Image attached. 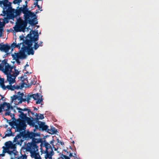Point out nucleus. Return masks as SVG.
<instances>
[{
	"label": "nucleus",
	"mask_w": 159,
	"mask_h": 159,
	"mask_svg": "<svg viewBox=\"0 0 159 159\" xmlns=\"http://www.w3.org/2000/svg\"><path fill=\"white\" fill-rule=\"evenodd\" d=\"M31 42L32 41L28 42L26 40L25 41V45H26L23 44L19 52L15 53V55H11L12 58L14 59H16L17 58L18 59H25L27 57L25 52H27L28 55H33L34 52L33 49L34 48L31 45Z\"/></svg>",
	"instance_id": "nucleus-1"
},
{
	"label": "nucleus",
	"mask_w": 159,
	"mask_h": 159,
	"mask_svg": "<svg viewBox=\"0 0 159 159\" xmlns=\"http://www.w3.org/2000/svg\"><path fill=\"white\" fill-rule=\"evenodd\" d=\"M22 132L23 139H25V140L32 139L31 142L27 143V146L32 145L34 146V145L37 144V143L41 142L42 141V139H37L35 138L37 136L40 137V133H34L29 131L26 132L25 130L22 131Z\"/></svg>",
	"instance_id": "nucleus-2"
},
{
	"label": "nucleus",
	"mask_w": 159,
	"mask_h": 159,
	"mask_svg": "<svg viewBox=\"0 0 159 159\" xmlns=\"http://www.w3.org/2000/svg\"><path fill=\"white\" fill-rule=\"evenodd\" d=\"M27 149H26L28 151H29L30 153V156L32 158H34L37 155H39V153L36 152H38L39 147L37 145V144L34 145V146H27ZM22 149H26L25 147H22Z\"/></svg>",
	"instance_id": "nucleus-3"
},
{
	"label": "nucleus",
	"mask_w": 159,
	"mask_h": 159,
	"mask_svg": "<svg viewBox=\"0 0 159 159\" xmlns=\"http://www.w3.org/2000/svg\"><path fill=\"white\" fill-rule=\"evenodd\" d=\"M20 9L21 10V12L24 14V17H30V18L32 19V17L36 16L35 14L33 12L29 11V9L28 8L20 7Z\"/></svg>",
	"instance_id": "nucleus-4"
},
{
	"label": "nucleus",
	"mask_w": 159,
	"mask_h": 159,
	"mask_svg": "<svg viewBox=\"0 0 159 159\" xmlns=\"http://www.w3.org/2000/svg\"><path fill=\"white\" fill-rule=\"evenodd\" d=\"M28 36L30 37V39H31L32 41L38 40L39 36L38 30H31L30 33L28 34Z\"/></svg>",
	"instance_id": "nucleus-5"
},
{
	"label": "nucleus",
	"mask_w": 159,
	"mask_h": 159,
	"mask_svg": "<svg viewBox=\"0 0 159 159\" xmlns=\"http://www.w3.org/2000/svg\"><path fill=\"white\" fill-rule=\"evenodd\" d=\"M12 72H8V74L7 75V80L9 83V84L11 85L13 84L15 81V79L16 78L14 77L15 75L14 74H12L11 73Z\"/></svg>",
	"instance_id": "nucleus-6"
},
{
	"label": "nucleus",
	"mask_w": 159,
	"mask_h": 159,
	"mask_svg": "<svg viewBox=\"0 0 159 159\" xmlns=\"http://www.w3.org/2000/svg\"><path fill=\"white\" fill-rule=\"evenodd\" d=\"M2 43H1L0 44V50L6 53L8 52L11 48L10 46L8 44H2Z\"/></svg>",
	"instance_id": "nucleus-7"
},
{
	"label": "nucleus",
	"mask_w": 159,
	"mask_h": 159,
	"mask_svg": "<svg viewBox=\"0 0 159 159\" xmlns=\"http://www.w3.org/2000/svg\"><path fill=\"white\" fill-rule=\"evenodd\" d=\"M30 17L28 18V20L29 22V23L31 26H33L38 24V21H37V19L36 17V16H34L32 19H30Z\"/></svg>",
	"instance_id": "nucleus-8"
},
{
	"label": "nucleus",
	"mask_w": 159,
	"mask_h": 159,
	"mask_svg": "<svg viewBox=\"0 0 159 159\" xmlns=\"http://www.w3.org/2000/svg\"><path fill=\"white\" fill-rule=\"evenodd\" d=\"M31 40V39H29V40L27 39L26 41L28 42L32 41V44H31L32 46L33 43H34V47H33V48L35 50H37L39 46L42 47L43 46V44L38 43V40H37L36 41L35 40L34 41H32Z\"/></svg>",
	"instance_id": "nucleus-9"
},
{
	"label": "nucleus",
	"mask_w": 159,
	"mask_h": 159,
	"mask_svg": "<svg viewBox=\"0 0 159 159\" xmlns=\"http://www.w3.org/2000/svg\"><path fill=\"white\" fill-rule=\"evenodd\" d=\"M19 116L22 120L23 121H26L28 125L30 124L33 120L30 117H26L23 115H21V113L19 115Z\"/></svg>",
	"instance_id": "nucleus-10"
},
{
	"label": "nucleus",
	"mask_w": 159,
	"mask_h": 159,
	"mask_svg": "<svg viewBox=\"0 0 159 159\" xmlns=\"http://www.w3.org/2000/svg\"><path fill=\"white\" fill-rule=\"evenodd\" d=\"M38 125L39 126V129H41L42 131H47L48 126L45 125V122H40V123Z\"/></svg>",
	"instance_id": "nucleus-11"
},
{
	"label": "nucleus",
	"mask_w": 159,
	"mask_h": 159,
	"mask_svg": "<svg viewBox=\"0 0 159 159\" xmlns=\"http://www.w3.org/2000/svg\"><path fill=\"white\" fill-rule=\"evenodd\" d=\"M9 2V0H2L0 1V6L4 9H6L8 6V3Z\"/></svg>",
	"instance_id": "nucleus-12"
},
{
	"label": "nucleus",
	"mask_w": 159,
	"mask_h": 159,
	"mask_svg": "<svg viewBox=\"0 0 159 159\" xmlns=\"http://www.w3.org/2000/svg\"><path fill=\"white\" fill-rule=\"evenodd\" d=\"M17 93L18 95H14L12 97H11L12 101L21 98L24 96V94L23 93H21L20 92H19Z\"/></svg>",
	"instance_id": "nucleus-13"
},
{
	"label": "nucleus",
	"mask_w": 159,
	"mask_h": 159,
	"mask_svg": "<svg viewBox=\"0 0 159 159\" xmlns=\"http://www.w3.org/2000/svg\"><path fill=\"white\" fill-rule=\"evenodd\" d=\"M17 8H19V9H17L16 10L15 13V15L14 14H12L11 16V18H10L9 19H13L16 17V16H19L20 15L21 13V11L20 9V7H18Z\"/></svg>",
	"instance_id": "nucleus-14"
},
{
	"label": "nucleus",
	"mask_w": 159,
	"mask_h": 159,
	"mask_svg": "<svg viewBox=\"0 0 159 159\" xmlns=\"http://www.w3.org/2000/svg\"><path fill=\"white\" fill-rule=\"evenodd\" d=\"M7 89L9 90H10L11 91H13L15 89H18L20 88V86L16 85L15 86V85H11L10 84V85H8L7 86Z\"/></svg>",
	"instance_id": "nucleus-15"
},
{
	"label": "nucleus",
	"mask_w": 159,
	"mask_h": 159,
	"mask_svg": "<svg viewBox=\"0 0 159 159\" xmlns=\"http://www.w3.org/2000/svg\"><path fill=\"white\" fill-rule=\"evenodd\" d=\"M28 18L29 17H24L25 20L24 21L23 23L21 25H20L22 28L25 29L26 28L27 26V24L29 23V22L27 19V18Z\"/></svg>",
	"instance_id": "nucleus-16"
},
{
	"label": "nucleus",
	"mask_w": 159,
	"mask_h": 159,
	"mask_svg": "<svg viewBox=\"0 0 159 159\" xmlns=\"http://www.w3.org/2000/svg\"><path fill=\"white\" fill-rule=\"evenodd\" d=\"M46 131L52 134H56L57 132V129L54 127H52L51 129H48Z\"/></svg>",
	"instance_id": "nucleus-17"
},
{
	"label": "nucleus",
	"mask_w": 159,
	"mask_h": 159,
	"mask_svg": "<svg viewBox=\"0 0 159 159\" xmlns=\"http://www.w3.org/2000/svg\"><path fill=\"white\" fill-rule=\"evenodd\" d=\"M35 116L36 117V118L31 117V119L33 120V122H34L35 124V123H37L38 125L40 123V122L39 120V114L36 113Z\"/></svg>",
	"instance_id": "nucleus-18"
},
{
	"label": "nucleus",
	"mask_w": 159,
	"mask_h": 159,
	"mask_svg": "<svg viewBox=\"0 0 159 159\" xmlns=\"http://www.w3.org/2000/svg\"><path fill=\"white\" fill-rule=\"evenodd\" d=\"M2 104L3 105V107L4 108L5 106H7V109L5 110L6 111H9V110L10 109H13V107L9 103H7L5 102Z\"/></svg>",
	"instance_id": "nucleus-19"
},
{
	"label": "nucleus",
	"mask_w": 159,
	"mask_h": 159,
	"mask_svg": "<svg viewBox=\"0 0 159 159\" xmlns=\"http://www.w3.org/2000/svg\"><path fill=\"white\" fill-rule=\"evenodd\" d=\"M5 66V69L4 68L5 71H3V72L5 75H7L8 72H9L10 65L8 63Z\"/></svg>",
	"instance_id": "nucleus-20"
},
{
	"label": "nucleus",
	"mask_w": 159,
	"mask_h": 159,
	"mask_svg": "<svg viewBox=\"0 0 159 159\" xmlns=\"http://www.w3.org/2000/svg\"><path fill=\"white\" fill-rule=\"evenodd\" d=\"M11 129L10 128H8L6 132H8V130H9V133H6L5 136L3 137V138H4L7 137H10L11 136H13L14 134L12 133L11 132Z\"/></svg>",
	"instance_id": "nucleus-21"
},
{
	"label": "nucleus",
	"mask_w": 159,
	"mask_h": 159,
	"mask_svg": "<svg viewBox=\"0 0 159 159\" xmlns=\"http://www.w3.org/2000/svg\"><path fill=\"white\" fill-rule=\"evenodd\" d=\"M20 40H22L23 42L22 43H23V44L25 45V42L27 39L29 40L30 39V37L28 36V35L26 36L25 38V37L23 35H20Z\"/></svg>",
	"instance_id": "nucleus-22"
},
{
	"label": "nucleus",
	"mask_w": 159,
	"mask_h": 159,
	"mask_svg": "<svg viewBox=\"0 0 159 159\" xmlns=\"http://www.w3.org/2000/svg\"><path fill=\"white\" fill-rule=\"evenodd\" d=\"M29 125L32 127H35V129H34L33 132L35 133L36 130L39 129L38 125L35 124L34 122H33V120L32 122H31L30 124Z\"/></svg>",
	"instance_id": "nucleus-23"
},
{
	"label": "nucleus",
	"mask_w": 159,
	"mask_h": 159,
	"mask_svg": "<svg viewBox=\"0 0 159 159\" xmlns=\"http://www.w3.org/2000/svg\"><path fill=\"white\" fill-rule=\"evenodd\" d=\"M21 137L23 138V135L22 132H20L19 134H18L14 138L13 142H16L18 139L21 138Z\"/></svg>",
	"instance_id": "nucleus-24"
},
{
	"label": "nucleus",
	"mask_w": 159,
	"mask_h": 159,
	"mask_svg": "<svg viewBox=\"0 0 159 159\" xmlns=\"http://www.w3.org/2000/svg\"><path fill=\"white\" fill-rule=\"evenodd\" d=\"M20 126L22 128L23 130L24 131L25 130L26 127V124L25 121H22L18 123Z\"/></svg>",
	"instance_id": "nucleus-25"
},
{
	"label": "nucleus",
	"mask_w": 159,
	"mask_h": 159,
	"mask_svg": "<svg viewBox=\"0 0 159 159\" xmlns=\"http://www.w3.org/2000/svg\"><path fill=\"white\" fill-rule=\"evenodd\" d=\"M30 83H29L28 82V83L27 84V87L28 88L30 87L32 85H35V84L36 81H35L34 80V78H31L30 79Z\"/></svg>",
	"instance_id": "nucleus-26"
},
{
	"label": "nucleus",
	"mask_w": 159,
	"mask_h": 159,
	"mask_svg": "<svg viewBox=\"0 0 159 159\" xmlns=\"http://www.w3.org/2000/svg\"><path fill=\"white\" fill-rule=\"evenodd\" d=\"M13 28L14 30L16 32H20L21 31V29L22 28L20 25H16L15 26L13 27Z\"/></svg>",
	"instance_id": "nucleus-27"
},
{
	"label": "nucleus",
	"mask_w": 159,
	"mask_h": 159,
	"mask_svg": "<svg viewBox=\"0 0 159 159\" xmlns=\"http://www.w3.org/2000/svg\"><path fill=\"white\" fill-rule=\"evenodd\" d=\"M16 129L15 130V132H19L20 133V132H21V131L23 130V129L19 125L18 123H16Z\"/></svg>",
	"instance_id": "nucleus-28"
},
{
	"label": "nucleus",
	"mask_w": 159,
	"mask_h": 159,
	"mask_svg": "<svg viewBox=\"0 0 159 159\" xmlns=\"http://www.w3.org/2000/svg\"><path fill=\"white\" fill-rule=\"evenodd\" d=\"M12 145V143L10 141L6 142L5 144V145L6 147L11 148V149H13V148L11 147Z\"/></svg>",
	"instance_id": "nucleus-29"
},
{
	"label": "nucleus",
	"mask_w": 159,
	"mask_h": 159,
	"mask_svg": "<svg viewBox=\"0 0 159 159\" xmlns=\"http://www.w3.org/2000/svg\"><path fill=\"white\" fill-rule=\"evenodd\" d=\"M5 25L3 24L2 22L0 21V37L2 36V31H3V28L2 26H4Z\"/></svg>",
	"instance_id": "nucleus-30"
},
{
	"label": "nucleus",
	"mask_w": 159,
	"mask_h": 159,
	"mask_svg": "<svg viewBox=\"0 0 159 159\" xmlns=\"http://www.w3.org/2000/svg\"><path fill=\"white\" fill-rule=\"evenodd\" d=\"M17 109L18 110V111H27L28 113L30 111V109L26 108H25L24 109H22L20 107H17Z\"/></svg>",
	"instance_id": "nucleus-31"
},
{
	"label": "nucleus",
	"mask_w": 159,
	"mask_h": 159,
	"mask_svg": "<svg viewBox=\"0 0 159 159\" xmlns=\"http://www.w3.org/2000/svg\"><path fill=\"white\" fill-rule=\"evenodd\" d=\"M32 96L34 100H37L39 98V96L38 93L33 94L32 95Z\"/></svg>",
	"instance_id": "nucleus-32"
},
{
	"label": "nucleus",
	"mask_w": 159,
	"mask_h": 159,
	"mask_svg": "<svg viewBox=\"0 0 159 159\" xmlns=\"http://www.w3.org/2000/svg\"><path fill=\"white\" fill-rule=\"evenodd\" d=\"M44 144L43 147H49L50 148L52 149V147L48 142H46L45 140H44Z\"/></svg>",
	"instance_id": "nucleus-33"
},
{
	"label": "nucleus",
	"mask_w": 159,
	"mask_h": 159,
	"mask_svg": "<svg viewBox=\"0 0 159 159\" xmlns=\"http://www.w3.org/2000/svg\"><path fill=\"white\" fill-rule=\"evenodd\" d=\"M7 61L8 59H5L3 60L2 63H1V64H2V66H3V67L4 66H5L7 64H8L7 63Z\"/></svg>",
	"instance_id": "nucleus-34"
},
{
	"label": "nucleus",
	"mask_w": 159,
	"mask_h": 159,
	"mask_svg": "<svg viewBox=\"0 0 159 159\" xmlns=\"http://www.w3.org/2000/svg\"><path fill=\"white\" fill-rule=\"evenodd\" d=\"M7 122L8 123L9 125L11 126H13L14 125H16V123H14L13 121H11V122H9V120H8L7 119H6Z\"/></svg>",
	"instance_id": "nucleus-35"
},
{
	"label": "nucleus",
	"mask_w": 159,
	"mask_h": 159,
	"mask_svg": "<svg viewBox=\"0 0 159 159\" xmlns=\"http://www.w3.org/2000/svg\"><path fill=\"white\" fill-rule=\"evenodd\" d=\"M22 2V0H14L13 3L14 4H18L19 5L20 3Z\"/></svg>",
	"instance_id": "nucleus-36"
},
{
	"label": "nucleus",
	"mask_w": 159,
	"mask_h": 159,
	"mask_svg": "<svg viewBox=\"0 0 159 159\" xmlns=\"http://www.w3.org/2000/svg\"><path fill=\"white\" fill-rule=\"evenodd\" d=\"M37 100L36 102V104H40L42 102L43 100V99L42 98H41V99L39 98Z\"/></svg>",
	"instance_id": "nucleus-37"
},
{
	"label": "nucleus",
	"mask_w": 159,
	"mask_h": 159,
	"mask_svg": "<svg viewBox=\"0 0 159 159\" xmlns=\"http://www.w3.org/2000/svg\"><path fill=\"white\" fill-rule=\"evenodd\" d=\"M21 158V159H27V156L25 154L24 155L22 154V156L18 158V159Z\"/></svg>",
	"instance_id": "nucleus-38"
},
{
	"label": "nucleus",
	"mask_w": 159,
	"mask_h": 159,
	"mask_svg": "<svg viewBox=\"0 0 159 159\" xmlns=\"http://www.w3.org/2000/svg\"><path fill=\"white\" fill-rule=\"evenodd\" d=\"M29 66V65L28 64H27L25 66V68H24V70H23V72H24V73L25 74H28L29 73V72L28 71H26L25 70L26 69V66Z\"/></svg>",
	"instance_id": "nucleus-39"
},
{
	"label": "nucleus",
	"mask_w": 159,
	"mask_h": 159,
	"mask_svg": "<svg viewBox=\"0 0 159 159\" xmlns=\"http://www.w3.org/2000/svg\"><path fill=\"white\" fill-rule=\"evenodd\" d=\"M50 156L49 153H48L47 154H46L45 156V158L46 159H47L48 158H49V159H52V157Z\"/></svg>",
	"instance_id": "nucleus-40"
},
{
	"label": "nucleus",
	"mask_w": 159,
	"mask_h": 159,
	"mask_svg": "<svg viewBox=\"0 0 159 159\" xmlns=\"http://www.w3.org/2000/svg\"><path fill=\"white\" fill-rule=\"evenodd\" d=\"M32 97L31 95H27L25 96V98L26 99V100H27V101H30V98Z\"/></svg>",
	"instance_id": "nucleus-41"
},
{
	"label": "nucleus",
	"mask_w": 159,
	"mask_h": 159,
	"mask_svg": "<svg viewBox=\"0 0 159 159\" xmlns=\"http://www.w3.org/2000/svg\"><path fill=\"white\" fill-rule=\"evenodd\" d=\"M15 75H14V77L16 78V77L19 74V72L18 71V70L16 69H15Z\"/></svg>",
	"instance_id": "nucleus-42"
},
{
	"label": "nucleus",
	"mask_w": 159,
	"mask_h": 159,
	"mask_svg": "<svg viewBox=\"0 0 159 159\" xmlns=\"http://www.w3.org/2000/svg\"><path fill=\"white\" fill-rule=\"evenodd\" d=\"M23 83H21L20 86V89H21L23 88L24 87V85L25 84L27 86V84H26L24 82H22Z\"/></svg>",
	"instance_id": "nucleus-43"
},
{
	"label": "nucleus",
	"mask_w": 159,
	"mask_h": 159,
	"mask_svg": "<svg viewBox=\"0 0 159 159\" xmlns=\"http://www.w3.org/2000/svg\"><path fill=\"white\" fill-rule=\"evenodd\" d=\"M24 77H25V78H23V79L22 80V82H24V81L26 80L27 81V83L28 84L29 81L28 80L27 77V76L26 75H24Z\"/></svg>",
	"instance_id": "nucleus-44"
},
{
	"label": "nucleus",
	"mask_w": 159,
	"mask_h": 159,
	"mask_svg": "<svg viewBox=\"0 0 159 159\" xmlns=\"http://www.w3.org/2000/svg\"><path fill=\"white\" fill-rule=\"evenodd\" d=\"M30 114H32V116H35V114H34V112H33V111H31V110H30V112H29L28 113V116H29V117H30L31 118V117H31V116H30Z\"/></svg>",
	"instance_id": "nucleus-45"
},
{
	"label": "nucleus",
	"mask_w": 159,
	"mask_h": 159,
	"mask_svg": "<svg viewBox=\"0 0 159 159\" xmlns=\"http://www.w3.org/2000/svg\"><path fill=\"white\" fill-rule=\"evenodd\" d=\"M1 87L4 90H6L7 89V86H6L4 83H2L1 85Z\"/></svg>",
	"instance_id": "nucleus-46"
},
{
	"label": "nucleus",
	"mask_w": 159,
	"mask_h": 159,
	"mask_svg": "<svg viewBox=\"0 0 159 159\" xmlns=\"http://www.w3.org/2000/svg\"><path fill=\"white\" fill-rule=\"evenodd\" d=\"M41 152L42 153H45L46 154H47L49 153L48 150H46L45 151H44L43 149H41Z\"/></svg>",
	"instance_id": "nucleus-47"
},
{
	"label": "nucleus",
	"mask_w": 159,
	"mask_h": 159,
	"mask_svg": "<svg viewBox=\"0 0 159 159\" xmlns=\"http://www.w3.org/2000/svg\"><path fill=\"white\" fill-rule=\"evenodd\" d=\"M16 43L15 42H13L11 45V46H10L11 47L13 48H16Z\"/></svg>",
	"instance_id": "nucleus-48"
},
{
	"label": "nucleus",
	"mask_w": 159,
	"mask_h": 159,
	"mask_svg": "<svg viewBox=\"0 0 159 159\" xmlns=\"http://www.w3.org/2000/svg\"><path fill=\"white\" fill-rule=\"evenodd\" d=\"M57 143H59L61 145H64V143L63 142L60 141L58 139H57Z\"/></svg>",
	"instance_id": "nucleus-49"
},
{
	"label": "nucleus",
	"mask_w": 159,
	"mask_h": 159,
	"mask_svg": "<svg viewBox=\"0 0 159 159\" xmlns=\"http://www.w3.org/2000/svg\"><path fill=\"white\" fill-rule=\"evenodd\" d=\"M43 142L42 139V141H41V142L37 143V144L38 143H41V144H40V149L41 150V149H43L42 148V146H43Z\"/></svg>",
	"instance_id": "nucleus-50"
},
{
	"label": "nucleus",
	"mask_w": 159,
	"mask_h": 159,
	"mask_svg": "<svg viewBox=\"0 0 159 159\" xmlns=\"http://www.w3.org/2000/svg\"><path fill=\"white\" fill-rule=\"evenodd\" d=\"M22 44H23V43H18L17 44H16V48H18L19 49H20V46Z\"/></svg>",
	"instance_id": "nucleus-51"
},
{
	"label": "nucleus",
	"mask_w": 159,
	"mask_h": 159,
	"mask_svg": "<svg viewBox=\"0 0 159 159\" xmlns=\"http://www.w3.org/2000/svg\"><path fill=\"white\" fill-rule=\"evenodd\" d=\"M51 149V151L49 153L50 156H52L54 154V152L53 151L52 148V149Z\"/></svg>",
	"instance_id": "nucleus-52"
},
{
	"label": "nucleus",
	"mask_w": 159,
	"mask_h": 159,
	"mask_svg": "<svg viewBox=\"0 0 159 159\" xmlns=\"http://www.w3.org/2000/svg\"><path fill=\"white\" fill-rule=\"evenodd\" d=\"M6 112L5 113V116H10V115L11 117V115H10V111L9 110V111H6Z\"/></svg>",
	"instance_id": "nucleus-53"
},
{
	"label": "nucleus",
	"mask_w": 159,
	"mask_h": 159,
	"mask_svg": "<svg viewBox=\"0 0 159 159\" xmlns=\"http://www.w3.org/2000/svg\"><path fill=\"white\" fill-rule=\"evenodd\" d=\"M18 112L19 113H21V115H23V116H24L26 117H27V114H24L23 112L20 111H18Z\"/></svg>",
	"instance_id": "nucleus-54"
},
{
	"label": "nucleus",
	"mask_w": 159,
	"mask_h": 159,
	"mask_svg": "<svg viewBox=\"0 0 159 159\" xmlns=\"http://www.w3.org/2000/svg\"><path fill=\"white\" fill-rule=\"evenodd\" d=\"M23 141V140H22V139H21L20 141H17V143L18 145H21Z\"/></svg>",
	"instance_id": "nucleus-55"
},
{
	"label": "nucleus",
	"mask_w": 159,
	"mask_h": 159,
	"mask_svg": "<svg viewBox=\"0 0 159 159\" xmlns=\"http://www.w3.org/2000/svg\"><path fill=\"white\" fill-rule=\"evenodd\" d=\"M0 70H1L3 72V71H5L4 70V68H3V66H2L1 63L0 64Z\"/></svg>",
	"instance_id": "nucleus-56"
},
{
	"label": "nucleus",
	"mask_w": 159,
	"mask_h": 159,
	"mask_svg": "<svg viewBox=\"0 0 159 159\" xmlns=\"http://www.w3.org/2000/svg\"><path fill=\"white\" fill-rule=\"evenodd\" d=\"M39 119H43L44 118V117L43 116V114H40V116H39Z\"/></svg>",
	"instance_id": "nucleus-57"
},
{
	"label": "nucleus",
	"mask_w": 159,
	"mask_h": 159,
	"mask_svg": "<svg viewBox=\"0 0 159 159\" xmlns=\"http://www.w3.org/2000/svg\"><path fill=\"white\" fill-rule=\"evenodd\" d=\"M4 107H3V105L2 104H1L0 105V113L2 111V109H4Z\"/></svg>",
	"instance_id": "nucleus-58"
},
{
	"label": "nucleus",
	"mask_w": 159,
	"mask_h": 159,
	"mask_svg": "<svg viewBox=\"0 0 159 159\" xmlns=\"http://www.w3.org/2000/svg\"><path fill=\"white\" fill-rule=\"evenodd\" d=\"M18 100H20L22 102H25L26 101V99L25 98H25H20L18 99Z\"/></svg>",
	"instance_id": "nucleus-59"
},
{
	"label": "nucleus",
	"mask_w": 159,
	"mask_h": 159,
	"mask_svg": "<svg viewBox=\"0 0 159 159\" xmlns=\"http://www.w3.org/2000/svg\"><path fill=\"white\" fill-rule=\"evenodd\" d=\"M61 155L65 158V159H70V158L66 155L61 154Z\"/></svg>",
	"instance_id": "nucleus-60"
},
{
	"label": "nucleus",
	"mask_w": 159,
	"mask_h": 159,
	"mask_svg": "<svg viewBox=\"0 0 159 159\" xmlns=\"http://www.w3.org/2000/svg\"><path fill=\"white\" fill-rule=\"evenodd\" d=\"M3 11H2V13L4 14L3 16H5L6 14H7V10H5V9H4L3 8Z\"/></svg>",
	"instance_id": "nucleus-61"
},
{
	"label": "nucleus",
	"mask_w": 159,
	"mask_h": 159,
	"mask_svg": "<svg viewBox=\"0 0 159 159\" xmlns=\"http://www.w3.org/2000/svg\"><path fill=\"white\" fill-rule=\"evenodd\" d=\"M55 141V140L54 139H53V137H52V139L51 141L50 142V143L51 144H52H52H53V143H54Z\"/></svg>",
	"instance_id": "nucleus-62"
},
{
	"label": "nucleus",
	"mask_w": 159,
	"mask_h": 159,
	"mask_svg": "<svg viewBox=\"0 0 159 159\" xmlns=\"http://www.w3.org/2000/svg\"><path fill=\"white\" fill-rule=\"evenodd\" d=\"M14 151H15V149H14L13 150L8 151V153L9 154L11 155L12 153H14Z\"/></svg>",
	"instance_id": "nucleus-63"
},
{
	"label": "nucleus",
	"mask_w": 159,
	"mask_h": 159,
	"mask_svg": "<svg viewBox=\"0 0 159 159\" xmlns=\"http://www.w3.org/2000/svg\"><path fill=\"white\" fill-rule=\"evenodd\" d=\"M35 159H41V158L40 155H37L34 158Z\"/></svg>",
	"instance_id": "nucleus-64"
}]
</instances>
